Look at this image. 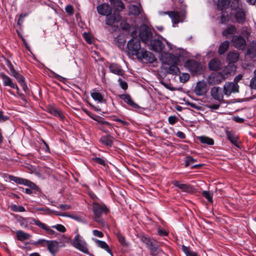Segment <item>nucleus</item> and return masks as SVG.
<instances>
[{"label":"nucleus","instance_id":"nucleus-1","mask_svg":"<svg viewBox=\"0 0 256 256\" xmlns=\"http://www.w3.org/2000/svg\"><path fill=\"white\" fill-rule=\"evenodd\" d=\"M160 60L162 63L170 66L164 67L167 72L173 75H178L180 73L178 65L180 62V60L175 56L168 52H162Z\"/></svg>","mask_w":256,"mask_h":256},{"label":"nucleus","instance_id":"nucleus-2","mask_svg":"<svg viewBox=\"0 0 256 256\" xmlns=\"http://www.w3.org/2000/svg\"><path fill=\"white\" fill-rule=\"evenodd\" d=\"M246 36H242L239 35H234L232 37V43L236 48L240 50H244L246 47V42L248 40V32L244 34Z\"/></svg>","mask_w":256,"mask_h":256},{"label":"nucleus","instance_id":"nucleus-3","mask_svg":"<svg viewBox=\"0 0 256 256\" xmlns=\"http://www.w3.org/2000/svg\"><path fill=\"white\" fill-rule=\"evenodd\" d=\"M139 37L145 44H148L153 38L152 33L150 28L146 24H142L140 29Z\"/></svg>","mask_w":256,"mask_h":256},{"label":"nucleus","instance_id":"nucleus-4","mask_svg":"<svg viewBox=\"0 0 256 256\" xmlns=\"http://www.w3.org/2000/svg\"><path fill=\"white\" fill-rule=\"evenodd\" d=\"M140 42L138 39L133 38L129 40L127 44L128 52L129 54L138 56L140 53Z\"/></svg>","mask_w":256,"mask_h":256},{"label":"nucleus","instance_id":"nucleus-5","mask_svg":"<svg viewBox=\"0 0 256 256\" xmlns=\"http://www.w3.org/2000/svg\"><path fill=\"white\" fill-rule=\"evenodd\" d=\"M235 10L234 14V18L236 22L239 24H242L246 20V14L247 12V10L245 6L240 5V2L238 5L234 8H232Z\"/></svg>","mask_w":256,"mask_h":256},{"label":"nucleus","instance_id":"nucleus-6","mask_svg":"<svg viewBox=\"0 0 256 256\" xmlns=\"http://www.w3.org/2000/svg\"><path fill=\"white\" fill-rule=\"evenodd\" d=\"M184 66L194 74H200L202 68L200 63L194 60H187Z\"/></svg>","mask_w":256,"mask_h":256},{"label":"nucleus","instance_id":"nucleus-7","mask_svg":"<svg viewBox=\"0 0 256 256\" xmlns=\"http://www.w3.org/2000/svg\"><path fill=\"white\" fill-rule=\"evenodd\" d=\"M225 78L220 72H212L208 78V83L211 86L218 84L224 80Z\"/></svg>","mask_w":256,"mask_h":256},{"label":"nucleus","instance_id":"nucleus-8","mask_svg":"<svg viewBox=\"0 0 256 256\" xmlns=\"http://www.w3.org/2000/svg\"><path fill=\"white\" fill-rule=\"evenodd\" d=\"M239 2L240 0H218L217 6L222 10L228 8L230 5L232 9L238 6Z\"/></svg>","mask_w":256,"mask_h":256},{"label":"nucleus","instance_id":"nucleus-9","mask_svg":"<svg viewBox=\"0 0 256 256\" xmlns=\"http://www.w3.org/2000/svg\"><path fill=\"white\" fill-rule=\"evenodd\" d=\"M239 86L237 83L234 82H226L224 86V93L228 97L232 93L238 92Z\"/></svg>","mask_w":256,"mask_h":256},{"label":"nucleus","instance_id":"nucleus-10","mask_svg":"<svg viewBox=\"0 0 256 256\" xmlns=\"http://www.w3.org/2000/svg\"><path fill=\"white\" fill-rule=\"evenodd\" d=\"M138 59L144 60L146 62L153 63L156 61L154 56L150 52L142 49L140 53L136 56Z\"/></svg>","mask_w":256,"mask_h":256},{"label":"nucleus","instance_id":"nucleus-11","mask_svg":"<svg viewBox=\"0 0 256 256\" xmlns=\"http://www.w3.org/2000/svg\"><path fill=\"white\" fill-rule=\"evenodd\" d=\"M150 49L156 52H160L163 51L164 45L163 42L158 39H152L147 44Z\"/></svg>","mask_w":256,"mask_h":256},{"label":"nucleus","instance_id":"nucleus-12","mask_svg":"<svg viewBox=\"0 0 256 256\" xmlns=\"http://www.w3.org/2000/svg\"><path fill=\"white\" fill-rule=\"evenodd\" d=\"M52 212L56 216L70 217L78 222H84V216L82 215H80L78 214H70L66 212H61L56 210H52Z\"/></svg>","mask_w":256,"mask_h":256},{"label":"nucleus","instance_id":"nucleus-13","mask_svg":"<svg viewBox=\"0 0 256 256\" xmlns=\"http://www.w3.org/2000/svg\"><path fill=\"white\" fill-rule=\"evenodd\" d=\"M73 244L75 248H76L85 254L88 253V249L86 246V244L84 241L80 238L79 234L75 236L73 240Z\"/></svg>","mask_w":256,"mask_h":256},{"label":"nucleus","instance_id":"nucleus-14","mask_svg":"<svg viewBox=\"0 0 256 256\" xmlns=\"http://www.w3.org/2000/svg\"><path fill=\"white\" fill-rule=\"evenodd\" d=\"M224 90L218 86H214L210 90L211 96L216 100L219 102H222L224 100Z\"/></svg>","mask_w":256,"mask_h":256},{"label":"nucleus","instance_id":"nucleus-15","mask_svg":"<svg viewBox=\"0 0 256 256\" xmlns=\"http://www.w3.org/2000/svg\"><path fill=\"white\" fill-rule=\"evenodd\" d=\"M9 180L11 181H13L16 184H24L28 187L32 188H36V184H35L34 182L28 180L26 179L12 176H8Z\"/></svg>","mask_w":256,"mask_h":256},{"label":"nucleus","instance_id":"nucleus-16","mask_svg":"<svg viewBox=\"0 0 256 256\" xmlns=\"http://www.w3.org/2000/svg\"><path fill=\"white\" fill-rule=\"evenodd\" d=\"M195 94L198 96H202L206 94L207 92L206 84L204 81H200L197 82L194 88Z\"/></svg>","mask_w":256,"mask_h":256},{"label":"nucleus","instance_id":"nucleus-17","mask_svg":"<svg viewBox=\"0 0 256 256\" xmlns=\"http://www.w3.org/2000/svg\"><path fill=\"white\" fill-rule=\"evenodd\" d=\"M172 183L183 192L190 193L193 192V186L189 184L180 183L178 180H173Z\"/></svg>","mask_w":256,"mask_h":256},{"label":"nucleus","instance_id":"nucleus-18","mask_svg":"<svg viewBox=\"0 0 256 256\" xmlns=\"http://www.w3.org/2000/svg\"><path fill=\"white\" fill-rule=\"evenodd\" d=\"M94 214V220L99 224H103V219L101 218L103 214H106L109 212V209H92Z\"/></svg>","mask_w":256,"mask_h":256},{"label":"nucleus","instance_id":"nucleus-19","mask_svg":"<svg viewBox=\"0 0 256 256\" xmlns=\"http://www.w3.org/2000/svg\"><path fill=\"white\" fill-rule=\"evenodd\" d=\"M120 20V16L118 14L114 13L112 15L110 14L106 16V22L108 25L114 26Z\"/></svg>","mask_w":256,"mask_h":256},{"label":"nucleus","instance_id":"nucleus-20","mask_svg":"<svg viewBox=\"0 0 256 256\" xmlns=\"http://www.w3.org/2000/svg\"><path fill=\"white\" fill-rule=\"evenodd\" d=\"M88 194L92 199L93 208H106V206L97 198L96 195L92 191H89Z\"/></svg>","mask_w":256,"mask_h":256},{"label":"nucleus","instance_id":"nucleus-21","mask_svg":"<svg viewBox=\"0 0 256 256\" xmlns=\"http://www.w3.org/2000/svg\"><path fill=\"white\" fill-rule=\"evenodd\" d=\"M32 222H34L36 226H39L41 228L45 230L48 234L54 235L56 234V232L50 229L47 225L41 222L38 220L32 218Z\"/></svg>","mask_w":256,"mask_h":256},{"label":"nucleus","instance_id":"nucleus-22","mask_svg":"<svg viewBox=\"0 0 256 256\" xmlns=\"http://www.w3.org/2000/svg\"><path fill=\"white\" fill-rule=\"evenodd\" d=\"M97 10L100 14L106 16L111 14L112 9L108 4H103L97 6Z\"/></svg>","mask_w":256,"mask_h":256},{"label":"nucleus","instance_id":"nucleus-23","mask_svg":"<svg viewBox=\"0 0 256 256\" xmlns=\"http://www.w3.org/2000/svg\"><path fill=\"white\" fill-rule=\"evenodd\" d=\"M226 138L228 139L236 147L239 148V144L238 142V137L236 135V134L232 131L229 130H226Z\"/></svg>","mask_w":256,"mask_h":256},{"label":"nucleus","instance_id":"nucleus-24","mask_svg":"<svg viewBox=\"0 0 256 256\" xmlns=\"http://www.w3.org/2000/svg\"><path fill=\"white\" fill-rule=\"evenodd\" d=\"M48 250L52 254H55L58 249V244L56 240H47Z\"/></svg>","mask_w":256,"mask_h":256},{"label":"nucleus","instance_id":"nucleus-25","mask_svg":"<svg viewBox=\"0 0 256 256\" xmlns=\"http://www.w3.org/2000/svg\"><path fill=\"white\" fill-rule=\"evenodd\" d=\"M0 77L2 80L3 85L4 86H8L12 88L14 85L15 84V82L4 72L0 73Z\"/></svg>","mask_w":256,"mask_h":256},{"label":"nucleus","instance_id":"nucleus-26","mask_svg":"<svg viewBox=\"0 0 256 256\" xmlns=\"http://www.w3.org/2000/svg\"><path fill=\"white\" fill-rule=\"evenodd\" d=\"M109 69L112 73L114 74L122 76L123 74V71L121 66L116 63H111L109 66Z\"/></svg>","mask_w":256,"mask_h":256},{"label":"nucleus","instance_id":"nucleus-27","mask_svg":"<svg viewBox=\"0 0 256 256\" xmlns=\"http://www.w3.org/2000/svg\"><path fill=\"white\" fill-rule=\"evenodd\" d=\"M246 55L250 58L256 57V40L252 41L246 51Z\"/></svg>","mask_w":256,"mask_h":256},{"label":"nucleus","instance_id":"nucleus-28","mask_svg":"<svg viewBox=\"0 0 256 256\" xmlns=\"http://www.w3.org/2000/svg\"><path fill=\"white\" fill-rule=\"evenodd\" d=\"M160 14H168V16L172 19L173 22L175 24L178 23L180 22V15L178 12L171 11V12H160Z\"/></svg>","mask_w":256,"mask_h":256},{"label":"nucleus","instance_id":"nucleus-29","mask_svg":"<svg viewBox=\"0 0 256 256\" xmlns=\"http://www.w3.org/2000/svg\"><path fill=\"white\" fill-rule=\"evenodd\" d=\"M94 242L96 243L98 246L104 250L111 256H114L112 250L110 248L108 245L106 243V242L98 239H95Z\"/></svg>","mask_w":256,"mask_h":256},{"label":"nucleus","instance_id":"nucleus-30","mask_svg":"<svg viewBox=\"0 0 256 256\" xmlns=\"http://www.w3.org/2000/svg\"><path fill=\"white\" fill-rule=\"evenodd\" d=\"M120 98L122 100L125 102L132 106L134 108H138V105L135 103L132 100L129 94H122L120 96Z\"/></svg>","mask_w":256,"mask_h":256},{"label":"nucleus","instance_id":"nucleus-31","mask_svg":"<svg viewBox=\"0 0 256 256\" xmlns=\"http://www.w3.org/2000/svg\"><path fill=\"white\" fill-rule=\"evenodd\" d=\"M148 248L152 256H158L161 252H162V250L158 248V245L154 242Z\"/></svg>","mask_w":256,"mask_h":256},{"label":"nucleus","instance_id":"nucleus-32","mask_svg":"<svg viewBox=\"0 0 256 256\" xmlns=\"http://www.w3.org/2000/svg\"><path fill=\"white\" fill-rule=\"evenodd\" d=\"M111 6L116 10L120 12L124 8V4L121 0H110Z\"/></svg>","mask_w":256,"mask_h":256},{"label":"nucleus","instance_id":"nucleus-33","mask_svg":"<svg viewBox=\"0 0 256 256\" xmlns=\"http://www.w3.org/2000/svg\"><path fill=\"white\" fill-rule=\"evenodd\" d=\"M141 6L140 4H130L129 6L130 12L134 16H138L140 13Z\"/></svg>","mask_w":256,"mask_h":256},{"label":"nucleus","instance_id":"nucleus-34","mask_svg":"<svg viewBox=\"0 0 256 256\" xmlns=\"http://www.w3.org/2000/svg\"><path fill=\"white\" fill-rule=\"evenodd\" d=\"M236 32V28L233 25L230 26L222 32V35L226 38Z\"/></svg>","mask_w":256,"mask_h":256},{"label":"nucleus","instance_id":"nucleus-35","mask_svg":"<svg viewBox=\"0 0 256 256\" xmlns=\"http://www.w3.org/2000/svg\"><path fill=\"white\" fill-rule=\"evenodd\" d=\"M239 58V54L236 51L230 52L227 56V59L230 63L236 62Z\"/></svg>","mask_w":256,"mask_h":256},{"label":"nucleus","instance_id":"nucleus-36","mask_svg":"<svg viewBox=\"0 0 256 256\" xmlns=\"http://www.w3.org/2000/svg\"><path fill=\"white\" fill-rule=\"evenodd\" d=\"M16 237L18 240L24 241L30 238V235L22 230H18L16 232Z\"/></svg>","mask_w":256,"mask_h":256},{"label":"nucleus","instance_id":"nucleus-37","mask_svg":"<svg viewBox=\"0 0 256 256\" xmlns=\"http://www.w3.org/2000/svg\"><path fill=\"white\" fill-rule=\"evenodd\" d=\"M200 142L203 144L212 146L214 144V140L208 136H200L198 138Z\"/></svg>","mask_w":256,"mask_h":256},{"label":"nucleus","instance_id":"nucleus-38","mask_svg":"<svg viewBox=\"0 0 256 256\" xmlns=\"http://www.w3.org/2000/svg\"><path fill=\"white\" fill-rule=\"evenodd\" d=\"M230 46V42L228 40H225L222 42L218 48V53L220 54H224L228 49Z\"/></svg>","mask_w":256,"mask_h":256},{"label":"nucleus","instance_id":"nucleus-39","mask_svg":"<svg viewBox=\"0 0 256 256\" xmlns=\"http://www.w3.org/2000/svg\"><path fill=\"white\" fill-rule=\"evenodd\" d=\"M100 142L108 147H110L112 144V140L110 135L102 136L100 139Z\"/></svg>","mask_w":256,"mask_h":256},{"label":"nucleus","instance_id":"nucleus-40","mask_svg":"<svg viewBox=\"0 0 256 256\" xmlns=\"http://www.w3.org/2000/svg\"><path fill=\"white\" fill-rule=\"evenodd\" d=\"M208 67L210 70H217L220 67L219 61L215 58L212 60L208 64Z\"/></svg>","mask_w":256,"mask_h":256},{"label":"nucleus","instance_id":"nucleus-41","mask_svg":"<svg viewBox=\"0 0 256 256\" xmlns=\"http://www.w3.org/2000/svg\"><path fill=\"white\" fill-rule=\"evenodd\" d=\"M90 116L94 120H96L98 122L101 124H102L101 126H104V125L106 126V127H108L110 130H112V126L109 122L104 120V118H100L99 119H96V118H94V117H93L92 116Z\"/></svg>","mask_w":256,"mask_h":256},{"label":"nucleus","instance_id":"nucleus-42","mask_svg":"<svg viewBox=\"0 0 256 256\" xmlns=\"http://www.w3.org/2000/svg\"><path fill=\"white\" fill-rule=\"evenodd\" d=\"M182 250L186 256H199L196 252L190 250L189 247L182 246Z\"/></svg>","mask_w":256,"mask_h":256},{"label":"nucleus","instance_id":"nucleus-43","mask_svg":"<svg viewBox=\"0 0 256 256\" xmlns=\"http://www.w3.org/2000/svg\"><path fill=\"white\" fill-rule=\"evenodd\" d=\"M91 96L96 101L98 102H103V97L100 93L98 92H93L91 93Z\"/></svg>","mask_w":256,"mask_h":256},{"label":"nucleus","instance_id":"nucleus-44","mask_svg":"<svg viewBox=\"0 0 256 256\" xmlns=\"http://www.w3.org/2000/svg\"><path fill=\"white\" fill-rule=\"evenodd\" d=\"M16 218L18 222L20 223L21 226H24L25 227L27 226V223L28 222V220H30V218H24L22 216H16ZM32 218H30V220H32ZM30 222H32V220H30ZM30 222L34 224V222Z\"/></svg>","mask_w":256,"mask_h":256},{"label":"nucleus","instance_id":"nucleus-45","mask_svg":"<svg viewBox=\"0 0 256 256\" xmlns=\"http://www.w3.org/2000/svg\"><path fill=\"white\" fill-rule=\"evenodd\" d=\"M202 195L206 198L208 202L210 203L212 202V192L210 191H203L202 193Z\"/></svg>","mask_w":256,"mask_h":256},{"label":"nucleus","instance_id":"nucleus-46","mask_svg":"<svg viewBox=\"0 0 256 256\" xmlns=\"http://www.w3.org/2000/svg\"><path fill=\"white\" fill-rule=\"evenodd\" d=\"M117 238L120 244L123 246H128V242L126 241V238L120 234H117Z\"/></svg>","mask_w":256,"mask_h":256},{"label":"nucleus","instance_id":"nucleus-47","mask_svg":"<svg viewBox=\"0 0 256 256\" xmlns=\"http://www.w3.org/2000/svg\"><path fill=\"white\" fill-rule=\"evenodd\" d=\"M12 76L18 82L20 83V84L25 81L24 78L22 74L18 73L17 72Z\"/></svg>","mask_w":256,"mask_h":256},{"label":"nucleus","instance_id":"nucleus-48","mask_svg":"<svg viewBox=\"0 0 256 256\" xmlns=\"http://www.w3.org/2000/svg\"><path fill=\"white\" fill-rule=\"evenodd\" d=\"M50 112L54 116L59 117L61 120H64V116L62 112L58 110L52 109Z\"/></svg>","mask_w":256,"mask_h":256},{"label":"nucleus","instance_id":"nucleus-49","mask_svg":"<svg viewBox=\"0 0 256 256\" xmlns=\"http://www.w3.org/2000/svg\"><path fill=\"white\" fill-rule=\"evenodd\" d=\"M229 20V16L228 12H221L220 22L222 24L226 23Z\"/></svg>","mask_w":256,"mask_h":256},{"label":"nucleus","instance_id":"nucleus-50","mask_svg":"<svg viewBox=\"0 0 256 256\" xmlns=\"http://www.w3.org/2000/svg\"><path fill=\"white\" fill-rule=\"evenodd\" d=\"M196 159L194 158L192 156H188L186 158V160H185V166H188L190 164H193L194 162H196Z\"/></svg>","mask_w":256,"mask_h":256},{"label":"nucleus","instance_id":"nucleus-51","mask_svg":"<svg viewBox=\"0 0 256 256\" xmlns=\"http://www.w3.org/2000/svg\"><path fill=\"white\" fill-rule=\"evenodd\" d=\"M141 240L146 244V246L148 248L152 244L153 242L149 238H148L144 236H142L140 238Z\"/></svg>","mask_w":256,"mask_h":256},{"label":"nucleus","instance_id":"nucleus-52","mask_svg":"<svg viewBox=\"0 0 256 256\" xmlns=\"http://www.w3.org/2000/svg\"><path fill=\"white\" fill-rule=\"evenodd\" d=\"M190 78V75L187 73L182 74V75L180 76V82H187Z\"/></svg>","mask_w":256,"mask_h":256},{"label":"nucleus","instance_id":"nucleus-53","mask_svg":"<svg viewBox=\"0 0 256 256\" xmlns=\"http://www.w3.org/2000/svg\"><path fill=\"white\" fill-rule=\"evenodd\" d=\"M50 72L52 74V76L54 78H56L59 81L64 82L66 80V78H64L58 74H57L55 73L54 71L50 70Z\"/></svg>","mask_w":256,"mask_h":256},{"label":"nucleus","instance_id":"nucleus-54","mask_svg":"<svg viewBox=\"0 0 256 256\" xmlns=\"http://www.w3.org/2000/svg\"><path fill=\"white\" fill-rule=\"evenodd\" d=\"M52 228H56V230H58V231H59L60 232H64L66 231V229L65 227L63 225L60 224H58L56 225L52 226Z\"/></svg>","mask_w":256,"mask_h":256},{"label":"nucleus","instance_id":"nucleus-55","mask_svg":"<svg viewBox=\"0 0 256 256\" xmlns=\"http://www.w3.org/2000/svg\"><path fill=\"white\" fill-rule=\"evenodd\" d=\"M254 76L252 78L250 82V86L252 88L256 89V69L254 71Z\"/></svg>","mask_w":256,"mask_h":256},{"label":"nucleus","instance_id":"nucleus-56","mask_svg":"<svg viewBox=\"0 0 256 256\" xmlns=\"http://www.w3.org/2000/svg\"><path fill=\"white\" fill-rule=\"evenodd\" d=\"M92 160L95 162H96L100 165L105 166V164H106L105 160L104 159H102V158H98V157H96V158H92Z\"/></svg>","mask_w":256,"mask_h":256},{"label":"nucleus","instance_id":"nucleus-57","mask_svg":"<svg viewBox=\"0 0 256 256\" xmlns=\"http://www.w3.org/2000/svg\"><path fill=\"white\" fill-rule=\"evenodd\" d=\"M47 240L44 239H40L37 241L34 242L32 244L34 245L41 244L42 246H44L47 244Z\"/></svg>","mask_w":256,"mask_h":256},{"label":"nucleus","instance_id":"nucleus-58","mask_svg":"<svg viewBox=\"0 0 256 256\" xmlns=\"http://www.w3.org/2000/svg\"><path fill=\"white\" fill-rule=\"evenodd\" d=\"M118 82L120 86L122 89L126 90L128 88L127 83L125 81H124L121 78H118Z\"/></svg>","mask_w":256,"mask_h":256},{"label":"nucleus","instance_id":"nucleus-59","mask_svg":"<svg viewBox=\"0 0 256 256\" xmlns=\"http://www.w3.org/2000/svg\"><path fill=\"white\" fill-rule=\"evenodd\" d=\"M168 121L170 124L173 125L178 121V118L176 116H171L168 117Z\"/></svg>","mask_w":256,"mask_h":256},{"label":"nucleus","instance_id":"nucleus-60","mask_svg":"<svg viewBox=\"0 0 256 256\" xmlns=\"http://www.w3.org/2000/svg\"><path fill=\"white\" fill-rule=\"evenodd\" d=\"M38 187L36 185V188L29 187V188H26L25 192L28 194H32L35 190H38Z\"/></svg>","mask_w":256,"mask_h":256},{"label":"nucleus","instance_id":"nucleus-61","mask_svg":"<svg viewBox=\"0 0 256 256\" xmlns=\"http://www.w3.org/2000/svg\"><path fill=\"white\" fill-rule=\"evenodd\" d=\"M6 65L11 72V76L16 72L14 69V66L10 61H8Z\"/></svg>","mask_w":256,"mask_h":256},{"label":"nucleus","instance_id":"nucleus-62","mask_svg":"<svg viewBox=\"0 0 256 256\" xmlns=\"http://www.w3.org/2000/svg\"><path fill=\"white\" fill-rule=\"evenodd\" d=\"M92 234L94 236L98 238H102L104 236L103 233L101 231L96 230H93Z\"/></svg>","mask_w":256,"mask_h":256},{"label":"nucleus","instance_id":"nucleus-63","mask_svg":"<svg viewBox=\"0 0 256 256\" xmlns=\"http://www.w3.org/2000/svg\"><path fill=\"white\" fill-rule=\"evenodd\" d=\"M65 10L67 13L71 14L73 13V7L71 5H68L65 8Z\"/></svg>","mask_w":256,"mask_h":256},{"label":"nucleus","instance_id":"nucleus-64","mask_svg":"<svg viewBox=\"0 0 256 256\" xmlns=\"http://www.w3.org/2000/svg\"><path fill=\"white\" fill-rule=\"evenodd\" d=\"M84 37L86 40L89 44L92 42V39L90 36L87 33L84 32L83 34Z\"/></svg>","mask_w":256,"mask_h":256}]
</instances>
